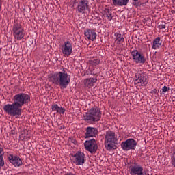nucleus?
<instances>
[{"mask_svg": "<svg viewBox=\"0 0 175 175\" xmlns=\"http://www.w3.org/2000/svg\"><path fill=\"white\" fill-rule=\"evenodd\" d=\"M12 103L4 105L5 113L12 117H19L23 113L21 108L24 105H28L31 102V96L25 93H18L12 98Z\"/></svg>", "mask_w": 175, "mask_h": 175, "instance_id": "f257e3e1", "label": "nucleus"}, {"mask_svg": "<svg viewBox=\"0 0 175 175\" xmlns=\"http://www.w3.org/2000/svg\"><path fill=\"white\" fill-rule=\"evenodd\" d=\"M49 81L61 88H67L70 83V75L66 71L56 72L49 77Z\"/></svg>", "mask_w": 175, "mask_h": 175, "instance_id": "f03ea898", "label": "nucleus"}, {"mask_svg": "<svg viewBox=\"0 0 175 175\" xmlns=\"http://www.w3.org/2000/svg\"><path fill=\"white\" fill-rule=\"evenodd\" d=\"M105 148L107 151H113L117 148L118 144V138L113 131H107L104 141Z\"/></svg>", "mask_w": 175, "mask_h": 175, "instance_id": "7ed1b4c3", "label": "nucleus"}, {"mask_svg": "<svg viewBox=\"0 0 175 175\" xmlns=\"http://www.w3.org/2000/svg\"><path fill=\"white\" fill-rule=\"evenodd\" d=\"M100 118H102V111L98 107L91 108L83 115V120L90 124L100 121Z\"/></svg>", "mask_w": 175, "mask_h": 175, "instance_id": "20e7f679", "label": "nucleus"}, {"mask_svg": "<svg viewBox=\"0 0 175 175\" xmlns=\"http://www.w3.org/2000/svg\"><path fill=\"white\" fill-rule=\"evenodd\" d=\"M129 169L131 175H150V174L144 171V169H143V167L140 164L136 163L130 165Z\"/></svg>", "mask_w": 175, "mask_h": 175, "instance_id": "39448f33", "label": "nucleus"}, {"mask_svg": "<svg viewBox=\"0 0 175 175\" xmlns=\"http://www.w3.org/2000/svg\"><path fill=\"white\" fill-rule=\"evenodd\" d=\"M13 36L16 40H21L24 38V28L20 25V23H14L13 25Z\"/></svg>", "mask_w": 175, "mask_h": 175, "instance_id": "423d86ee", "label": "nucleus"}, {"mask_svg": "<svg viewBox=\"0 0 175 175\" xmlns=\"http://www.w3.org/2000/svg\"><path fill=\"white\" fill-rule=\"evenodd\" d=\"M60 50L64 55H66V57H69L72 55V52L73 51V46L72 45V42L69 40L65 41L60 46Z\"/></svg>", "mask_w": 175, "mask_h": 175, "instance_id": "0eeeda50", "label": "nucleus"}, {"mask_svg": "<svg viewBox=\"0 0 175 175\" xmlns=\"http://www.w3.org/2000/svg\"><path fill=\"white\" fill-rule=\"evenodd\" d=\"M90 10V1L88 0H80L77 5V11L80 14H85Z\"/></svg>", "mask_w": 175, "mask_h": 175, "instance_id": "6e6552de", "label": "nucleus"}, {"mask_svg": "<svg viewBox=\"0 0 175 175\" xmlns=\"http://www.w3.org/2000/svg\"><path fill=\"white\" fill-rule=\"evenodd\" d=\"M137 142L133 139H128L125 142H122L121 147L124 151H129L131 150H135Z\"/></svg>", "mask_w": 175, "mask_h": 175, "instance_id": "1a4fd4ad", "label": "nucleus"}, {"mask_svg": "<svg viewBox=\"0 0 175 175\" xmlns=\"http://www.w3.org/2000/svg\"><path fill=\"white\" fill-rule=\"evenodd\" d=\"M85 148L89 152L94 154V152H96V150H98V145L96 144V141L95 139H92L90 140L85 141L84 143Z\"/></svg>", "mask_w": 175, "mask_h": 175, "instance_id": "9d476101", "label": "nucleus"}, {"mask_svg": "<svg viewBox=\"0 0 175 175\" xmlns=\"http://www.w3.org/2000/svg\"><path fill=\"white\" fill-rule=\"evenodd\" d=\"M72 162L75 165H84L85 162V154L81 152H77L72 156Z\"/></svg>", "mask_w": 175, "mask_h": 175, "instance_id": "9b49d317", "label": "nucleus"}, {"mask_svg": "<svg viewBox=\"0 0 175 175\" xmlns=\"http://www.w3.org/2000/svg\"><path fill=\"white\" fill-rule=\"evenodd\" d=\"M131 57L135 64H146V57L142 53H139L137 50L131 52Z\"/></svg>", "mask_w": 175, "mask_h": 175, "instance_id": "f8f14e48", "label": "nucleus"}, {"mask_svg": "<svg viewBox=\"0 0 175 175\" xmlns=\"http://www.w3.org/2000/svg\"><path fill=\"white\" fill-rule=\"evenodd\" d=\"M135 84H140L142 87L148 84V77L144 74L135 75Z\"/></svg>", "mask_w": 175, "mask_h": 175, "instance_id": "ddd939ff", "label": "nucleus"}, {"mask_svg": "<svg viewBox=\"0 0 175 175\" xmlns=\"http://www.w3.org/2000/svg\"><path fill=\"white\" fill-rule=\"evenodd\" d=\"M8 158L10 163H12V165H14L15 167H20V166L23 165V161H21V159H20L18 156L9 154Z\"/></svg>", "mask_w": 175, "mask_h": 175, "instance_id": "4468645a", "label": "nucleus"}, {"mask_svg": "<svg viewBox=\"0 0 175 175\" xmlns=\"http://www.w3.org/2000/svg\"><path fill=\"white\" fill-rule=\"evenodd\" d=\"M86 132L85 133V139H88L90 137H95L96 135H98V129L95 127L88 126L85 129Z\"/></svg>", "mask_w": 175, "mask_h": 175, "instance_id": "2eb2a0df", "label": "nucleus"}, {"mask_svg": "<svg viewBox=\"0 0 175 175\" xmlns=\"http://www.w3.org/2000/svg\"><path fill=\"white\" fill-rule=\"evenodd\" d=\"M85 36L88 39V40H92L94 42L96 39V31L94 29H88L86 31H85Z\"/></svg>", "mask_w": 175, "mask_h": 175, "instance_id": "dca6fc26", "label": "nucleus"}, {"mask_svg": "<svg viewBox=\"0 0 175 175\" xmlns=\"http://www.w3.org/2000/svg\"><path fill=\"white\" fill-rule=\"evenodd\" d=\"M115 44L117 46H124V42H125V38L124 36L120 33H115Z\"/></svg>", "mask_w": 175, "mask_h": 175, "instance_id": "f3484780", "label": "nucleus"}, {"mask_svg": "<svg viewBox=\"0 0 175 175\" xmlns=\"http://www.w3.org/2000/svg\"><path fill=\"white\" fill-rule=\"evenodd\" d=\"M98 79L96 78H88L84 79L83 84L85 87H94Z\"/></svg>", "mask_w": 175, "mask_h": 175, "instance_id": "a211bd4d", "label": "nucleus"}, {"mask_svg": "<svg viewBox=\"0 0 175 175\" xmlns=\"http://www.w3.org/2000/svg\"><path fill=\"white\" fill-rule=\"evenodd\" d=\"M113 6H126L129 3V0H112Z\"/></svg>", "mask_w": 175, "mask_h": 175, "instance_id": "6ab92c4d", "label": "nucleus"}, {"mask_svg": "<svg viewBox=\"0 0 175 175\" xmlns=\"http://www.w3.org/2000/svg\"><path fill=\"white\" fill-rule=\"evenodd\" d=\"M161 46H162V42H161V38L157 37L152 42V49L153 50H157V49H159Z\"/></svg>", "mask_w": 175, "mask_h": 175, "instance_id": "aec40b11", "label": "nucleus"}, {"mask_svg": "<svg viewBox=\"0 0 175 175\" xmlns=\"http://www.w3.org/2000/svg\"><path fill=\"white\" fill-rule=\"evenodd\" d=\"M51 109L52 111H56L58 114H64V113H65V109L62 107L58 106L57 104L52 105Z\"/></svg>", "mask_w": 175, "mask_h": 175, "instance_id": "412c9836", "label": "nucleus"}, {"mask_svg": "<svg viewBox=\"0 0 175 175\" xmlns=\"http://www.w3.org/2000/svg\"><path fill=\"white\" fill-rule=\"evenodd\" d=\"M104 17H107V20L111 21L113 20V14L109 8H105L103 11Z\"/></svg>", "mask_w": 175, "mask_h": 175, "instance_id": "4be33fe9", "label": "nucleus"}, {"mask_svg": "<svg viewBox=\"0 0 175 175\" xmlns=\"http://www.w3.org/2000/svg\"><path fill=\"white\" fill-rule=\"evenodd\" d=\"M5 155V152L3 151V148H0V166L3 167L5 165V160L3 159V157Z\"/></svg>", "mask_w": 175, "mask_h": 175, "instance_id": "5701e85b", "label": "nucleus"}, {"mask_svg": "<svg viewBox=\"0 0 175 175\" xmlns=\"http://www.w3.org/2000/svg\"><path fill=\"white\" fill-rule=\"evenodd\" d=\"M91 64L94 65V66H96V65H99V64H100V60H99V59H94L91 61Z\"/></svg>", "mask_w": 175, "mask_h": 175, "instance_id": "b1692460", "label": "nucleus"}, {"mask_svg": "<svg viewBox=\"0 0 175 175\" xmlns=\"http://www.w3.org/2000/svg\"><path fill=\"white\" fill-rule=\"evenodd\" d=\"M169 90H170V88H167V86H164V87L162 88L163 92H167V91H168Z\"/></svg>", "mask_w": 175, "mask_h": 175, "instance_id": "393cba45", "label": "nucleus"}, {"mask_svg": "<svg viewBox=\"0 0 175 175\" xmlns=\"http://www.w3.org/2000/svg\"><path fill=\"white\" fill-rule=\"evenodd\" d=\"M132 1H133V5H134L135 6H136V2H138L139 0H132Z\"/></svg>", "mask_w": 175, "mask_h": 175, "instance_id": "a878e982", "label": "nucleus"}, {"mask_svg": "<svg viewBox=\"0 0 175 175\" xmlns=\"http://www.w3.org/2000/svg\"><path fill=\"white\" fill-rule=\"evenodd\" d=\"M65 175H75V174L68 172V173L66 174Z\"/></svg>", "mask_w": 175, "mask_h": 175, "instance_id": "bb28decb", "label": "nucleus"}, {"mask_svg": "<svg viewBox=\"0 0 175 175\" xmlns=\"http://www.w3.org/2000/svg\"><path fill=\"white\" fill-rule=\"evenodd\" d=\"M161 28H162L163 29H165V28H166V25H161Z\"/></svg>", "mask_w": 175, "mask_h": 175, "instance_id": "cd10ccee", "label": "nucleus"}, {"mask_svg": "<svg viewBox=\"0 0 175 175\" xmlns=\"http://www.w3.org/2000/svg\"><path fill=\"white\" fill-rule=\"evenodd\" d=\"M1 9H2V5H1V3H0V10Z\"/></svg>", "mask_w": 175, "mask_h": 175, "instance_id": "c85d7f7f", "label": "nucleus"}, {"mask_svg": "<svg viewBox=\"0 0 175 175\" xmlns=\"http://www.w3.org/2000/svg\"><path fill=\"white\" fill-rule=\"evenodd\" d=\"M74 2L76 3V0H74Z\"/></svg>", "mask_w": 175, "mask_h": 175, "instance_id": "c756f323", "label": "nucleus"}]
</instances>
